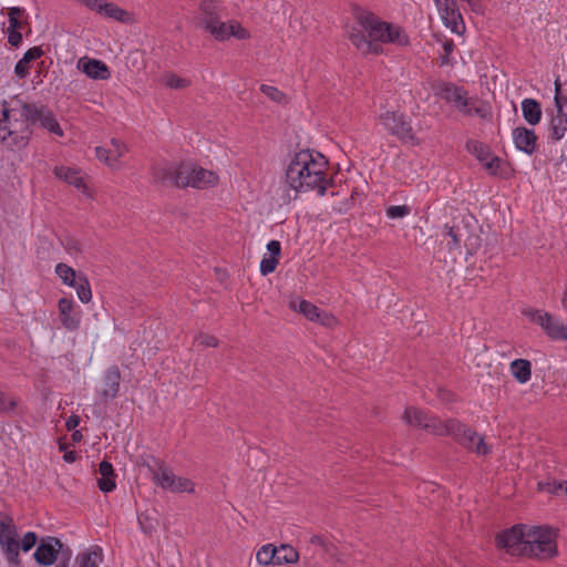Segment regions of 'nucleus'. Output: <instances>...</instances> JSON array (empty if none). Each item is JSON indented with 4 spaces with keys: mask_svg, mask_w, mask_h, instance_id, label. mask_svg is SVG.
Returning <instances> with one entry per match:
<instances>
[{
    "mask_svg": "<svg viewBox=\"0 0 567 567\" xmlns=\"http://www.w3.org/2000/svg\"><path fill=\"white\" fill-rule=\"evenodd\" d=\"M63 460H64L66 463H73V462L76 460V452H75V451L66 452V453L63 455Z\"/></svg>",
    "mask_w": 567,
    "mask_h": 567,
    "instance_id": "obj_62",
    "label": "nucleus"
},
{
    "mask_svg": "<svg viewBox=\"0 0 567 567\" xmlns=\"http://www.w3.org/2000/svg\"><path fill=\"white\" fill-rule=\"evenodd\" d=\"M202 25L217 41H226L229 39L230 20L227 22H221L220 20H203Z\"/></svg>",
    "mask_w": 567,
    "mask_h": 567,
    "instance_id": "obj_25",
    "label": "nucleus"
},
{
    "mask_svg": "<svg viewBox=\"0 0 567 567\" xmlns=\"http://www.w3.org/2000/svg\"><path fill=\"white\" fill-rule=\"evenodd\" d=\"M432 89L434 95L449 104H453L461 114L465 116L476 115L485 121L492 118L491 106L485 102H481V105L476 106L475 103L478 102V97L468 96V91L464 86L440 80Z\"/></svg>",
    "mask_w": 567,
    "mask_h": 567,
    "instance_id": "obj_6",
    "label": "nucleus"
},
{
    "mask_svg": "<svg viewBox=\"0 0 567 567\" xmlns=\"http://www.w3.org/2000/svg\"><path fill=\"white\" fill-rule=\"evenodd\" d=\"M557 533L550 526H529L525 532V555L537 559H548L557 554Z\"/></svg>",
    "mask_w": 567,
    "mask_h": 567,
    "instance_id": "obj_7",
    "label": "nucleus"
},
{
    "mask_svg": "<svg viewBox=\"0 0 567 567\" xmlns=\"http://www.w3.org/2000/svg\"><path fill=\"white\" fill-rule=\"evenodd\" d=\"M72 287L75 288L78 297L82 302L86 303L91 300L92 291H91L90 282L83 272L79 277V280L75 284V286H72Z\"/></svg>",
    "mask_w": 567,
    "mask_h": 567,
    "instance_id": "obj_35",
    "label": "nucleus"
},
{
    "mask_svg": "<svg viewBox=\"0 0 567 567\" xmlns=\"http://www.w3.org/2000/svg\"><path fill=\"white\" fill-rule=\"evenodd\" d=\"M55 274L61 278L63 284L72 287L75 286L82 272L74 270L64 262H59L55 266Z\"/></svg>",
    "mask_w": 567,
    "mask_h": 567,
    "instance_id": "obj_31",
    "label": "nucleus"
},
{
    "mask_svg": "<svg viewBox=\"0 0 567 567\" xmlns=\"http://www.w3.org/2000/svg\"><path fill=\"white\" fill-rule=\"evenodd\" d=\"M30 70V63L27 62L23 58H21L14 65V74L19 79H24L28 76Z\"/></svg>",
    "mask_w": 567,
    "mask_h": 567,
    "instance_id": "obj_55",
    "label": "nucleus"
},
{
    "mask_svg": "<svg viewBox=\"0 0 567 567\" xmlns=\"http://www.w3.org/2000/svg\"><path fill=\"white\" fill-rule=\"evenodd\" d=\"M43 54H44V51H43L42 47H38V45H35V47H32V48L28 49V50L24 52V54H23V56H22V58H23L27 62L31 63V62H33V61H35V60H38V59H40Z\"/></svg>",
    "mask_w": 567,
    "mask_h": 567,
    "instance_id": "obj_54",
    "label": "nucleus"
},
{
    "mask_svg": "<svg viewBox=\"0 0 567 567\" xmlns=\"http://www.w3.org/2000/svg\"><path fill=\"white\" fill-rule=\"evenodd\" d=\"M0 546L10 566L19 567V549L17 527L13 518L0 512Z\"/></svg>",
    "mask_w": 567,
    "mask_h": 567,
    "instance_id": "obj_8",
    "label": "nucleus"
},
{
    "mask_svg": "<svg viewBox=\"0 0 567 567\" xmlns=\"http://www.w3.org/2000/svg\"><path fill=\"white\" fill-rule=\"evenodd\" d=\"M121 372L116 365L110 367L103 377L101 396L107 401L116 396L120 390Z\"/></svg>",
    "mask_w": 567,
    "mask_h": 567,
    "instance_id": "obj_19",
    "label": "nucleus"
},
{
    "mask_svg": "<svg viewBox=\"0 0 567 567\" xmlns=\"http://www.w3.org/2000/svg\"><path fill=\"white\" fill-rule=\"evenodd\" d=\"M111 145H112V151H113V156L115 158L116 162H118V159L124 156V154L127 152V147L126 145L118 138H112L111 140Z\"/></svg>",
    "mask_w": 567,
    "mask_h": 567,
    "instance_id": "obj_53",
    "label": "nucleus"
},
{
    "mask_svg": "<svg viewBox=\"0 0 567 567\" xmlns=\"http://www.w3.org/2000/svg\"><path fill=\"white\" fill-rule=\"evenodd\" d=\"M165 84L169 89L181 90V89L187 87L190 84V82H189V80L181 78V76L176 75L175 73H169L166 76Z\"/></svg>",
    "mask_w": 567,
    "mask_h": 567,
    "instance_id": "obj_47",
    "label": "nucleus"
},
{
    "mask_svg": "<svg viewBox=\"0 0 567 567\" xmlns=\"http://www.w3.org/2000/svg\"><path fill=\"white\" fill-rule=\"evenodd\" d=\"M312 555H320L322 558L336 559L342 561L337 546L320 535H312L307 548Z\"/></svg>",
    "mask_w": 567,
    "mask_h": 567,
    "instance_id": "obj_18",
    "label": "nucleus"
},
{
    "mask_svg": "<svg viewBox=\"0 0 567 567\" xmlns=\"http://www.w3.org/2000/svg\"><path fill=\"white\" fill-rule=\"evenodd\" d=\"M411 213V207L408 205H392L385 210L386 217L390 219H399L408 216Z\"/></svg>",
    "mask_w": 567,
    "mask_h": 567,
    "instance_id": "obj_43",
    "label": "nucleus"
},
{
    "mask_svg": "<svg viewBox=\"0 0 567 567\" xmlns=\"http://www.w3.org/2000/svg\"><path fill=\"white\" fill-rule=\"evenodd\" d=\"M195 341L200 344V346H205V347H217L218 344V341L215 337L213 336H208V334H204V333H199Z\"/></svg>",
    "mask_w": 567,
    "mask_h": 567,
    "instance_id": "obj_58",
    "label": "nucleus"
},
{
    "mask_svg": "<svg viewBox=\"0 0 567 567\" xmlns=\"http://www.w3.org/2000/svg\"><path fill=\"white\" fill-rule=\"evenodd\" d=\"M59 307V319H72L71 311L73 309V300L69 298H61L58 302Z\"/></svg>",
    "mask_w": 567,
    "mask_h": 567,
    "instance_id": "obj_50",
    "label": "nucleus"
},
{
    "mask_svg": "<svg viewBox=\"0 0 567 567\" xmlns=\"http://www.w3.org/2000/svg\"><path fill=\"white\" fill-rule=\"evenodd\" d=\"M268 256L280 259L281 257V243L272 239L267 244Z\"/></svg>",
    "mask_w": 567,
    "mask_h": 567,
    "instance_id": "obj_57",
    "label": "nucleus"
},
{
    "mask_svg": "<svg viewBox=\"0 0 567 567\" xmlns=\"http://www.w3.org/2000/svg\"><path fill=\"white\" fill-rule=\"evenodd\" d=\"M288 307L293 312L305 316L306 319H322L320 309L312 302L300 297H293L289 300ZM323 319H329L327 316Z\"/></svg>",
    "mask_w": 567,
    "mask_h": 567,
    "instance_id": "obj_22",
    "label": "nucleus"
},
{
    "mask_svg": "<svg viewBox=\"0 0 567 567\" xmlns=\"http://www.w3.org/2000/svg\"><path fill=\"white\" fill-rule=\"evenodd\" d=\"M95 155L100 162H103L110 167H113L117 164L113 156V151L111 148H105L103 146L95 147Z\"/></svg>",
    "mask_w": 567,
    "mask_h": 567,
    "instance_id": "obj_44",
    "label": "nucleus"
},
{
    "mask_svg": "<svg viewBox=\"0 0 567 567\" xmlns=\"http://www.w3.org/2000/svg\"><path fill=\"white\" fill-rule=\"evenodd\" d=\"M100 9L101 11L99 14L104 18L113 19L115 21L123 23L128 22L131 20L130 13L126 10L120 8L116 3L107 2L105 0L103 6L100 7Z\"/></svg>",
    "mask_w": 567,
    "mask_h": 567,
    "instance_id": "obj_27",
    "label": "nucleus"
},
{
    "mask_svg": "<svg viewBox=\"0 0 567 567\" xmlns=\"http://www.w3.org/2000/svg\"><path fill=\"white\" fill-rule=\"evenodd\" d=\"M445 236L450 238L447 243L449 250H461V243L467 234V226H460L457 224H453L452 226L445 225Z\"/></svg>",
    "mask_w": 567,
    "mask_h": 567,
    "instance_id": "obj_26",
    "label": "nucleus"
},
{
    "mask_svg": "<svg viewBox=\"0 0 567 567\" xmlns=\"http://www.w3.org/2000/svg\"><path fill=\"white\" fill-rule=\"evenodd\" d=\"M153 480L158 486L173 493L194 492V484L192 481L176 476L163 463H159L158 467L153 470Z\"/></svg>",
    "mask_w": 567,
    "mask_h": 567,
    "instance_id": "obj_12",
    "label": "nucleus"
},
{
    "mask_svg": "<svg viewBox=\"0 0 567 567\" xmlns=\"http://www.w3.org/2000/svg\"><path fill=\"white\" fill-rule=\"evenodd\" d=\"M17 408V401L13 396H9L6 393L0 391V412L1 413H11L14 412Z\"/></svg>",
    "mask_w": 567,
    "mask_h": 567,
    "instance_id": "obj_49",
    "label": "nucleus"
},
{
    "mask_svg": "<svg viewBox=\"0 0 567 567\" xmlns=\"http://www.w3.org/2000/svg\"><path fill=\"white\" fill-rule=\"evenodd\" d=\"M279 260L280 259H278V258L264 255V257L260 261V265H259L260 274L262 276H268V275L272 274L276 270L277 266L279 265Z\"/></svg>",
    "mask_w": 567,
    "mask_h": 567,
    "instance_id": "obj_41",
    "label": "nucleus"
},
{
    "mask_svg": "<svg viewBox=\"0 0 567 567\" xmlns=\"http://www.w3.org/2000/svg\"><path fill=\"white\" fill-rule=\"evenodd\" d=\"M78 69L92 80H109L111 70L107 64L99 59L84 56L78 61Z\"/></svg>",
    "mask_w": 567,
    "mask_h": 567,
    "instance_id": "obj_17",
    "label": "nucleus"
},
{
    "mask_svg": "<svg viewBox=\"0 0 567 567\" xmlns=\"http://www.w3.org/2000/svg\"><path fill=\"white\" fill-rule=\"evenodd\" d=\"M351 14L355 23L363 29L370 39L400 47L410 45V38L400 25L381 20L373 12L367 11L359 4H352Z\"/></svg>",
    "mask_w": 567,
    "mask_h": 567,
    "instance_id": "obj_5",
    "label": "nucleus"
},
{
    "mask_svg": "<svg viewBox=\"0 0 567 567\" xmlns=\"http://www.w3.org/2000/svg\"><path fill=\"white\" fill-rule=\"evenodd\" d=\"M567 485V481H553L545 484L539 483V487L544 491H547L555 495H561L565 494V488Z\"/></svg>",
    "mask_w": 567,
    "mask_h": 567,
    "instance_id": "obj_48",
    "label": "nucleus"
},
{
    "mask_svg": "<svg viewBox=\"0 0 567 567\" xmlns=\"http://www.w3.org/2000/svg\"><path fill=\"white\" fill-rule=\"evenodd\" d=\"M465 148L471 155L475 156V158L481 164L488 159V157L493 154L491 147L487 144L477 140H467Z\"/></svg>",
    "mask_w": 567,
    "mask_h": 567,
    "instance_id": "obj_29",
    "label": "nucleus"
},
{
    "mask_svg": "<svg viewBox=\"0 0 567 567\" xmlns=\"http://www.w3.org/2000/svg\"><path fill=\"white\" fill-rule=\"evenodd\" d=\"M37 539H38V537H37L35 533H33V532H28V533L23 536V538H22V540H21V543H20V547H21V549H22L23 551H29V550H30V549L35 545Z\"/></svg>",
    "mask_w": 567,
    "mask_h": 567,
    "instance_id": "obj_56",
    "label": "nucleus"
},
{
    "mask_svg": "<svg viewBox=\"0 0 567 567\" xmlns=\"http://www.w3.org/2000/svg\"><path fill=\"white\" fill-rule=\"evenodd\" d=\"M200 12L206 17L204 20H219L220 3L216 0H202Z\"/></svg>",
    "mask_w": 567,
    "mask_h": 567,
    "instance_id": "obj_33",
    "label": "nucleus"
},
{
    "mask_svg": "<svg viewBox=\"0 0 567 567\" xmlns=\"http://www.w3.org/2000/svg\"><path fill=\"white\" fill-rule=\"evenodd\" d=\"M527 525L517 524L506 529L496 536V545L498 548L505 549L506 553L513 556L525 555V532Z\"/></svg>",
    "mask_w": 567,
    "mask_h": 567,
    "instance_id": "obj_10",
    "label": "nucleus"
},
{
    "mask_svg": "<svg viewBox=\"0 0 567 567\" xmlns=\"http://www.w3.org/2000/svg\"><path fill=\"white\" fill-rule=\"evenodd\" d=\"M348 38L350 42L358 50H361L364 55H382L385 53L382 43L379 40L370 39L368 34L365 35L363 29H361L357 23L351 27Z\"/></svg>",
    "mask_w": 567,
    "mask_h": 567,
    "instance_id": "obj_13",
    "label": "nucleus"
},
{
    "mask_svg": "<svg viewBox=\"0 0 567 567\" xmlns=\"http://www.w3.org/2000/svg\"><path fill=\"white\" fill-rule=\"evenodd\" d=\"M276 547L271 544L264 545L256 555V559L261 565H277Z\"/></svg>",
    "mask_w": 567,
    "mask_h": 567,
    "instance_id": "obj_34",
    "label": "nucleus"
},
{
    "mask_svg": "<svg viewBox=\"0 0 567 567\" xmlns=\"http://www.w3.org/2000/svg\"><path fill=\"white\" fill-rule=\"evenodd\" d=\"M443 24L453 33L462 35L465 32V22L456 0H433Z\"/></svg>",
    "mask_w": 567,
    "mask_h": 567,
    "instance_id": "obj_11",
    "label": "nucleus"
},
{
    "mask_svg": "<svg viewBox=\"0 0 567 567\" xmlns=\"http://www.w3.org/2000/svg\"><path fill=\"white\" fill-rule=\"evenodd\" d=\"M546 334L553 340H567V326L563 321H540Z\"/></svg>",
    "mask_w": 567,
    "mask_h": 567,
    "instance_id": "obj_30",
    "label": "nucleus"
},
{
    "mask_svg": "<svg viewBox=\"0 0 567 567\" xmlns=\"http://www.w3.org/2000/svg\"><path fill=\"white\" fill-rule=\"evenodd\" d=\"M511 372L519 383H526L532 377V364L528 360L516 359L511 363Z\"/></svg>",
    "mask_w": 567,
    "mask_h": 567,
    "instance_id": "obj_28",
    "label": "nucleus"
},
{
    "mask_svg": "<svg viewBox=\"0 0 567 567\" xmlns=\"http://www.w3.org/2000/svg\"><path fill=\"white\" fill-rule=\"evenodd\" d=\"M79 424H80V416H78V415H71L65 422V426H66L68 431L75 430V427H78Z\"/></svg>",
    "mask_w": 567,
    "mask_h": 567,
    "instance_id": "obj_60",
    "label": "nucleus"
},
{
    "mask_svg": "<svg viewBox=\"0 0 567 567\" xmlns=\"http://www.w3.org/2000/svg\"><path fill=\"white\" fill-rule=\"evenodd\" d=\"M468 3V6L471 7V9L478 13L481 12V8H482V4H481V0H467L466 1Z\"/></svg>",
    "mask_w": 567,
    "mask_h": 567,
    "instance_id": "obj_61",
    "label": "nucleus"
},
{
    "mask_svg": "<svg viewBox=\"0 0 567 567\" xmlns=\"http://www.w3.org/2000/svg\"><path fill=\"white\" fill-rule=\"evenodd\" d=\"M63 323L65 324L66 329L74 330L78 328L79 321H63Z\"/></svg>",
    "mask_w": 567,
    "mask_h": 567,
    "instance_id": "obj_63",
    "label": "nucleus"
},
{
    "mask_svg": "<svg viewBox=\"0 0 567 567\" xmlns=\"http://www.w3.org/2000/svg\"><path fill=\"white\" fill-rule=\"evenodd\" d=\"M502 164L501 157L497 155L492 154V156L488 157L484 163H482L484 169L491 175V176H499L503 177V173L499 172Z\"/></svg>",
    "mask_w": 567,
    "mask_h": 567,
    "instance_id": "obj_40",
    "label": "nucleus"
},
{
    "mask_svg": "<svg viewBox=\"0 0 567 567\" xmlns=\"http://www.w3.org/2000/svg\"><path fill=\"white\" fill-rule=\"evenodd\" d=\"M444 54L440 56V65H449L452 64L451 54L453 53L455 49V43L452 39H445L442 43Z\"/></svg>",
    "mask_w": 567,
    "mask_h": 567,
    "instance_id": "obj_46",
    "label": "nucleus"
},
{
    "mask_svg": "<svg viewBox=\"0 0 567 567\" xmlns=\"http://www.w3.org/2000/svg\"><path fill=\"white\" fill-rule=\"evenodd\" d=\"M97 472L100 474V477L97 478L96 483L100 491H102L103 493H109L115 489L116 474L114 473L113 465L107 461H102L99 464Z\"/></svg>",
    "mask_w": 567,
    "mask_h": 567,
    "instance_id": "obj_23",
    "label": "nucleus"
},
{
    "mask_svg": "<svg viewBox=\"0 0 567 567\" xmlns=\"http://www.w3.org/2000/svg\"><path fill=\"white\" fill-rule=\"evenodd\" d=\"M53 174L56 178L68 183L69 185L74 186L76 189L83 193H85L87 189L84 179L79 175V169L66 166H55L53 169Z\"/></svg>",
    "mask_w": 567,
    "mask_h": 567,
    "instance_id": "obj_21",
    "label": "nucleus"
},
{
    "mask_svg": "<svg viewBox=\"0 0 567 567\" xmlns=\"http://www.w3.org/2000/svg\"><path fill=\"white\" fill-rule=\"evenodd\" d=\"M554 104L556 107V114H560V116L567 115V113L564 111L565 106L567 105V96L561 92V83L559 79H556L555 81Z\"/></svg>",
    "mask_w": 567,
    "mask_h": 567,
    "instance_id": "obj_39",
    "label": "nucleus"
},
{
    "mask_svg": "<svg viewBox=\"0 0 567 567\" xmlns=\"http://www.w3.org/2000/svg\"><path fill=\"white\" fill-rule=\"evenodd\" d=\"M39 125L62 137L64 132L54 112L41 102H28L20 94L0 100V143L10 151L25 148Z\"/></svg>",
    "mask_w": 567,
    "mask_h": 567,
    "instance_id": "obj_1",
    "label": "nucleus"
},
{
    "mask_svg": "<svg viewBox=\"0 0 567 567\" xmlns=\"http://www.w3.org/2000/svg\"><path fill=\"white\" fill-rule=\"evenodd\" d=\"M260 92L265 94L268 99L271 101L278 103V104H286L287 103V95L282 91H280L276 86H271L268 84H261L260 85Z\"/></svg>",
    "mask_w": 567,
    "mask_h": 567,
    "instance_id": "obj_38",
    "label": "nucleus"
},
{
    "mask_svg": "<svg viewBox=\"0 0 567 567\" xmlns=\"http://www.w3.org/2000/svg\"><path fill=\"white\" fill-rule=\"evenodd\" d=\"M512 138L519 152L528 156L538 152V136L534 128L517 126L512 131Z\"/></svg>",
    "mask_w": 567,
    "mask_h": 567,
    "instance_id": "obj_14",
    "label": "nucleus"
},
{
    "mask_svg": "<svg viewBox=\"0 0 567 567\" xmlns=\"http://www.w3.org/2000/svg\"><path fill=\"white\" fill-rule=\"evenodd\" d=\"M329 159L313 148H300L293 152L286 168V182L297 193L316 192L322 197L334 179L328 174Z\"/></svg>",
    "mask_w": 567,
    "mask_h": 567,
    "instance_id": "obj_2",
    "label": "nucleus"
},
{
    "mask_svg": "<svg viewBox=\"0 0 567 567\" xmlns=\"http://www.w3.org/2000/svg\"><path fill=\"white\" fill-rule=\"evenodd\" d=\"M403 419L411 426L426 429L436 435H450L458 444L477 455H487L491 452V447L485 443L483 436L457 420L442 422L413 406L405 409Z\"/></svg>",
    "mask_w": 567,
    "mask_h": 567,
    "instance_id": "obj_3",
    "label": "nucleus"
},
{
    "mask_svg": "<svg viewBox=\"0 0 567 567\" xmlns=\"http://www.w3.org/2000/svg\"><path fill=\"white\" fill-rule=\"evenodd\" d=\"M102 559L101 549L96 548L94 550L83 553L78 557L80 563V567H97L99 561Z\"/></svg>",
    "mask_w": 567,
    "mask_h": 567,
    "instance_id": "obj_37",
    "label": "nucleus"
},
{
    "mask_svg": "<svg viewBox=\"0 0 567 567\" xmlns=\"http://www.w3.org/2000/svg\"><path fill=\"white\" fill-rule=\"evenodd\" d=\"M520 106L523 118L529 126L534 127L540 123L543 110L539 101L526 97L522 101Z\"/></svg>",
    "mask_w": 567,
    "mask_h": 567,
    "instance_id": "obj_20",
    "label": "nucleus"
},
{
    "mask_svg": "<svg viewBox=\"0 0 567 567\" xmlns=\"http://www.w3.org/2000/svg\"><path fill=\"white\" fill-rule=\"evenodd\" d=\"M62 547L63 544L59 538L47 537L41 540L33 554V557L38 564L42 566H50L55 561L56 555Z\"/></svg>",
    "mask_w": 567,
    "mask_h": 567,
    "instance_id": "obj_16",
    "label": "nucleus"
},
{
    "mask_svg": "<svg viewBox=\"0 0 567 567\" xmlns=\"http://www.w3.org/2000/svg\"><path fill=\"white\" fill-rule=\"evenodd\" d=\"M140 527L146 535H152L156 529V520L153 519L147 513H141L137 516Z\"/></svg>",
    "mask_w": 567,
    "mask_h": 567,
    "instance_id": "obj_42",
    "label": "nucleus"
},
{
    "mask_svg": "<svg viewBox=\"0 0 567 567\" xmlns=\"http://www.w3.org/2000/svg\"><path fill=\"white\" fill-rule=\"evenodd\" d=\"M567 132V115L560 116V114L551 115L548 128V142L555 144L563 140Z\"/></svg>",
    "mask_w": 567,
    "mask_h": 567,
    "instance_id": "obj_24",
    "label": "nucleus"
},
{
    "mask_svg": "<svg viewBox=\"0 0 567 567\" xmlns=\"http://www.w3.org/2000/svg\"><path fill=\"white\" fill-rule=\"evenodd\" d=\"M79 3L84 6L91 11H94L95 13H100L101 9L100 7L103 6L105 0H76Z\"/></svg>",
    "mask_w": 567,
    "mask_h": 567,
    "instance_id": "obj_59",
    "label": "nucleus"
},
{
    "mask_svg": "<svg viewBox=\"0 0 567 567\" xmlns=\"http://www.w3.org/2000/svg\"><path fill=\"white\" fill-rule=\"evenodd\" d=\"M277 565L296 563L299 558L298 551L289 545L276 547Z\"/></svg>",
    "mask_w": 567,
    "mask_h": 567,
    "instance_id": "obj_32",
    "label": "nucleus"
},
{
    "mask_svg": "<svg viewBox=\"0 0 567 567\" xmlns=\"http://www.w3.org/2000/svg\"><path fill=\"white\" fill-rule=\"evenodd\" d=\"M24 13L25 9L22 7H11L8 9V43L13 48H19L23 41L22 33L20 30L23 28L24 24L28 23L22 19Z\"/></svg>",
    "mask_w": 567,
    "mask_h": 567,
    "instance_id": "obj_15",
    "label": "nucleus"
},
{
    "mask_svg": "<svg viewBox=\"0 0 567 567\" xmlns=\"http://www.w3.org/2000/svg\"><path fill=\"white\" fill-rule=\"evenodd\" d=\"M62 245L63 247L66 249V251L69 252H81L82 251V245H81V241L74 237H71V236H66L63 240H62Z\"/></svg>",
    "mask_w": 567,
    "mask_h": 567,
    "instance_id": "obj_52",
    "label": "nucleus"
},
{
    "mask_svg": "<svg viewBox=\"0 0 567 567\" xmlns=\"http://www.w3.org/2000/svg\"><path fill=\"white\" fill-rule=\"evenodd\" d=\"M561 303H563L564 308L567 309V289L564 292Z\"/></svg>",
    "mask_w": 567,
    "mask_h": 567,
    "instance_id": "obj_64",
    "label": "nucleus"
},
{
    "mask_svg": "<svg viewBox=\"0 0 567 567\" xmlns=\"http://www.w3.org/2000/svg\"><path fill=\"white\" fill-rule=\"evenodd\" d=\"M380 118L390 135L398 137L403 143L417 144L411 120L406 115L386 111L380 115Z\"/></svg>",
    "mask_w": 567,
    "mask_h": 567,
    "instance_id": "obj_9",
    "label": "nucleus"
},
{
    "mask_svg": "<svg viewBox=\"0 0 567 567\" xmlns=\"http://www.w3.org/2000/svg\"><path fill=\"white\" fill-rule=\"evenodd\" d=\"M520 312L523 316L527 317L528 319H554L553 316L548 312H544L537 309L523 307L520 308Z\"/></svg>",
    "mask_w": 567,
    "mask_h": 567,
    "instance_id": "obj_51",
    "label": "nucleus"
},
{
    "mask_svg": "<svg viewBox=\"0 0 567 567\" xmlns=\"http://www.w3.org/2000/svg\"><path fill=\"white\" fill-rule=\"evenodd\" d=\"M234 37L238 40H247L250 38V32L244 28L238 21L230 20L229 38Z\"/></svg>",
    "mask_w": 567,
    "mask_h": 567,
    "instance_id": "obj_45",
    "label": "nucleus"
},
{
    "mask_svg": "<svg viewBox=\"0 0 567 567\" xmlns=\"http://www.w3.org/2000/svg\"><path fill=\"white\" fill-rule=\"evenodd\" d=\"M464 247L466 249L465 259H468V256H473L481 248L482 239L477 234L470 233L467 229V234H465Z\"/></svg>",
    "mask_w": 567,
    "mask_h": 567,
    "instance_id": "obj_36",
    "label": "nucleus"
},
{
    "mask_svg": "<svg viewBox=\"0 0 567 567\" xmlns=\"http://www.w3.org/2000/svg\"><path fill=\"white\" fill-rule=\"evenodd\" d=\"M153 182L164 187L204 189L218 183V175L193 161L164 162L152 167Z\"/></svg>",
    "mask_w": 567,
    "mask_h": 567,
    "instance_id": "obj_4",
    "label": "nucleus"
}]
</instances>
